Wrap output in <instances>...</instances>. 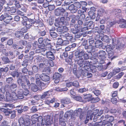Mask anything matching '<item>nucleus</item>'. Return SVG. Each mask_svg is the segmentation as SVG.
Instances as JSON below:
<instances>
[{
    "instance_id": "obj_20",
    "label": "nucleus",
    "mask_w": 126,
    "mask_h": 126,
    "mask_svg": "<svg viewBox=\"0 0 126 126\" xmlns=\"http://www.w3.org/2000/svg\"><path fill=\"white\" fill-rule=\"evenodd\" d=\"M79 16H75L74 15H71L70 16V19H71V22L73 23H74L75 22L76 20L77 19L79 18Z\"/></svg>"
},
{
    "instance_id": "obj_45",
    "label": "nucleus",
    "mask_w": 126,
    "mask_h": 126,
    "mask_svg": "<svg viewBox=\"0 0 126 126\" xmlns=\"http://www.w3.org/2000/svg\"><path fill=\"white\" fill-rule=\"evenodd\" d=\"M10 114H11V119L14 118L16 116V112L15 110L12 111L11 112Z\"/></svg>"
},
{
    "instance_id": "obj_32",
    "label": "nucleus",
    "mask_w": 126,
    "mask_h": 126,
    "mask_svg": "<svg viewBox=\"0 0 126 126\" xmlns=\"http://www.w3.org/2000/svg\"><path fill=\"white\" fill-rule=\"evenodd\" d=\"M2 82H0V101H1L2 99H4V95L1 94V88L2 87Z\"/></svg>"
},
{
    "instance_id": "obj_51",
    "label": "nucleus",
    "mask_w": 126,
    "mask_h": 126,
    "mask_svg": "<svg viewBox=\"0 0 126 126\" xmlns=\"http://www.w3.org/2000/svg\"><path fill=\"white\" fill-rule=\"evenodd\" d=\"M4 107L7 108V109H9L13 108L14 105L12 104H6L4 105Z\"/></svg>"
},
{
    "instance_id": "obj_43",
    "label": "nucleus",
    "mask_w": 126,
    "mask_h": 126,
    "mask_svg": "<svg viewBox=\"0 0 126 126\" xmlns=\"http://www.w3.org/2000/svg\"><path fill=\"white\" fill-rule=\"evenodd\" d=\"M78 116L82 112V109L80 108L74 111Z\"/></svg>"
},
{
    "instance_id": "obj_9",
    "label": "nucleus",
    "mask_w": 126,
    "mask_h": 126,
    "mask_svg": "<svg viewBox=\"0 0 126 126\" xmlns=\"http://www.w3.org/2000/svg\"><path fill=\"white\" fill-rule=\"evenodd\" d=\"M42 46H43L42 47H41L39 50H36V52L41 53L42 55H47L48 51L45 49L44 48V45H42Z\"/></svg>"
},
{
    "instance_id": "obj_24",
    "label": "nucleus",
    "mask_w": 126,
    "mask_h": 126,
    "mask_svg": "<svg viewBox=\"0 0 126 126\" xmlns=\"http://www.w3.org/2000/svg\"><path fill=\"white\" fill-rule=\"evenodd\" d=\"M61 102L62 103L65 104H67L70 102V99L68 98H66L62 99L61 100Z\"/></svg>"
},
{
    "instance_id": "obj_58",
    "label": "nucleus",
    "mask_w": 126,
    "mask_h": 126,
    "mask_svg": "<svg viewBox=\"0 0 126 126\" xmlns=\"http://www.w3.org/2000/svg\"><path fill=\"white\" fill-rule=\"evenodd\" d=\"M121 11V10L118 9H116L113 10V13L116 15L119 13H120Z\"/></svg>"
},
{
    "instance_id": "obj_6",
    "label": "nucleus",
    "mask_w": 126,
    "mask_h": 126,
    "mask_svg": "<svg viewBox=\"0 0 126 126\" xmlns=\"http://www.w3.org/2000/svg\"><path fill=\"white\" fill-rule=\"evenodd\" d=\"M12 18L11 16L8 14L6 15H2L0 17V21L3 20V21L6 23H8L10 21Z\"/></svg>"
},
{
    "instance_id": "obj_27",
    "label": "nucleus",
    "mask_w": 126,
    "mask_h": 126,
    "mask_svg": "<svg viewBox=\"0 0 126 126\" xmlns=\"http://www.w3.org/2000/svg\"><path fill=\"white\" fill-rule=\"evenodd\" d=\"M61 75L58 73H56L53 75V79H60L61 77Z\"/></svg>"
},
{
    "instance_id": "obj_14",
    "label": "nucleus",
    "mask_w": 126,
    "mask_h": 126,
    "mask_svg": "<svg viewBox=\"0 0 126 126\" xmlns=\"http://www.w3.org/2000/svg\"><path fill=\"white\" fill-rule=\"evenodd\" d=\"M51 93V92L50 91L45 92L41 96V98L44 99H46L49 97Z\"/></svg>"
},
{
    "instance_id": "obj_38",
    "label": "nucleus",
    "mask_w": 126,
    "mask_h": 126,
    "mask_svg": "<svg viewBox=\"0 0 126 126\" xmlns=\"http://www.w3.org/2000/svg\"><path fill=\"white\" fill-rule=\"evenodd\" d=\"M55 90L56 91L60 92L61 91H66L68 90V89L66 88H62L61 89L60 88H56Z\"/></svg>"
},
{
    "instance_id": "obj_60",
    "label": "nucleus",
    "mask_w": 126,
    "mask_h": 126,
    "mask_svg": "<svg viewBox=\"0 0 126 126\" xmlns=\"http://www.w3.org/2000/svg\"><path fill=\"white\" fill-rule=\"evenodd\" d=\"M86 115V113L84 112H82L80 114L79 118L81 119L85 118Z\"/></svg>"
},
{
    "instance_id": "obj_7",
    "label": "nucleus",
    "mask_w": 126,
    "mask_h": 126,
    "mask_svg": "<svg viewBox=\"0 0 126 126\" xmlns=\"http://www.w3.org/2000/svg\"><path fill=\"white\" fill-rule=\"evenodd\" d=\"M61 35V38L63 39H66L71 41L73 38L72 35L66 32L63 33Z\"/></svg>"
},
{
    "instance_id": "obj_56",
    "label": "nucleus",
    "mask_w": 126,
    "mask_h": 126,
    "mask_svg": "<svg viewBox=\"0 0 126 126\" xmlns=\"http://www.w3.org/2000/svg\"><path fill=\"white\" fill-rule=\"evenodd\" d=\"M94 94L96 96L100 95L101 93V91L98 90H95L93 92Z\"/></svg>"
},
{
    "instance_id": "obj_55",
    "label": "nucleus",
    "mask_w": 126,
    "mask_h": 126,
    "mask_svg": "<svg viewBox=\"0 0 126 126\" xmlns=\"http://www.w3.org/2000/svg\"><path fill=\"white\" fill-rule=\"evenodd\" d=\"M27 22L29 24L32 25V24H34L35 23V22L33 19L29 18H28Z\"/></svg>"
},
{
    "instance_id": "obj_21",
    "label": "nucleus",
    "mask_w": 126,
    "mask_h": 126,
    "mask_svg": "<svg viewBox=\"0 0 126 126\" xmlns=\"http://www.w3.org/2000/svg\"><path fill=\"white\" fill-rule=\"evenodd\" d=\"M126 47V44H123L120 42H118L116 46V48L119 49L124 48Z\"/></svg>"
},
{
    "instance_id": "obj_39",
    "label": "nucleus",
    "mask_w": 126,
    "mask_h": 126,
    "mask_svg": "<svg viewBox=\"0 0 126 126\" xmlns=\"http://www.w3.org/2000/svg\"><path fill=\"white\" fill-rule=\"evenodd\" d=\"M12 76L13 77H18L19 75V73L16 71H13L12 73Z\"/></svg>"
},
{
    "instance_id": "obj_8",
    "label": "nucleus",
    "mask_w": 126,
    "mask_h": 126,
    "mask_svg": "<svg viewBox=\"0 0 126 126\" xmlns=\"http://www.w3.org/2000/svg\"><path fill=\"white\" fill-rule=\"evenodd\" d=\"M41 79L44 82H47V83H45L47 85L49 83V77L47 75L44 74L41 75Z\"/></svg>"
},
{
    "instance_id": "obj_53",
    "label": "nucleus",
    "mask_w": 126,
    "mask_h": 126,
    "mask_svg": "<svg viewBox=\"0 0 126 126\" xmlns=\"http://www.w3.org/2000/svg\"><path fill=\"white\" fill-rule=\"evenodd\" d=\"M32 69L33 72L34 73L37 72L38 71V67L35 65H34L32 66Z\"/></svg>"
},
{
    "instance_id": "obj_48",
    "label": "nucleus",
    "mask_w": 126,
    "mask_h": 126,
    "mask_svg": "<svg viewBox=\"0 0 126 126\" xmlns=\"http://www.w3.org/2000/svg\"><path fill=\"white\" fill-rule=\"evenodd\" d=\"M93 22L92 21H90L88 22H87L86 23V24L87 25V27L88 29L91 28V27L93 25Z\"/></svg>"
},
{
    "instance_id": "obj_10",
    "label": "nucleus",
    "mask_w": 126,
    "mask_h": 126,
    "mask_svg": "<svg viewBox=\"0 0 126 126\" xmlns=\"http://www.w3.org/2000/svg\"><path fill=\"white\" fill-rule=\"evenodd\" d=\"M65 11V9L62 8H60L56 9L55 11V13L56 16H62L63 15V13Z\"/></svg>"
},
{
    "instance_id": "obj_33",
    "label": "nucleus",
    "mask_w": 126,
    "mask_h": 126,
    "mask_svg": "<svg viewBox=\"0 0 126 126\" xmlns=\"http://www.w3.org/2000/svg\"><path fill=\"white\" fill-rule=\"evenodd\" d=\"M74 27L77 30L78 32H82V27L81 26H78V25L77 24H76L74 25Z\"/></svg>"
},
{
    "instance_id": "obj_3",
    "label": "nucleus",
    "mask_w": 126,
    "mask_h": 126,
    "mask_svg": "<svg viewBox=\"0 0 126 126\" xmlns=\"http://www.w3.org/2000/svg\"><path fill=\"white\" fill-rule=\"evenodd\" d=\"M6 97L8 101L15 100L18 99L17 95L15 92L11 93L9 92H6Z\"/></svg>"
},
{
    "instance_id": "obj_16",
    "label": "nucleus",
    "mask_w": 126,
    "mask_h": 126,
    "mask_svg": "<svg viewBox=\"0 0 126 126\" xmlns=\"http://www.w3.org/2000/svg\"><path fill=\"white\" fill-rule=\"evenodd\" d=\"M106 54V53L105 51L103 50H100L99 51L98 55L102 60H103L105 58Z\"/></svg>"
},
{
    "instance_id": "obj_37",
    "label": "nucleus",
    "mask_w": 126,
    "mask_h": 126,
    "mask_svg": "<svg viewBox=\"0 0 126 126\" xmlns=\"http://www.w3.org/2000/svg\"><path fill=\"white\" fill-rule=\"evenodd\" d=\"M122 110V109L121 108L119 109V110H116L115 109H113L111 110V112L113 113H116L117 112L119 114H120L121 113Z\"/></svg>"
},
{
    "instance_id": "obj_25",
    "label": "nucleus",
    "mask_w": 126,
    "mask_h": 126,
    "mask_svg": "<svg viewBox=\"0 0 126 126\" xmlns=\"http://www.w3.org/2000/svg\"><path fill=\"white\" fill-rule=\"evenodd\" d=\"M63 24V22H61L59 19H56L55 20V26L58 27L59 25Z\"/></svg>"
},
{
    "instance_id": "obj_57",
    "label": "nucleus",
    "mask_w": 126,
    "mask_h": 126,
    "mask_svg": "<svg viewBox=\"0 0 126 126\" xmlns=\"http://www.w3.org/2000/svg\"><path fill=\"white\" fill-rule=\"evenodd\" d=\"M94 14V12L93 11H90L88 13L89 16L92 18H94V17H93Z\"/></svg>"
},
{
    "instance_id": "obj_13",
    "label": "nucleus",
    "mask_w": 126,
    "mask_h": 126,
    "mask_svg": "<svg viewBox=\"0 0 126 126\" xmlns=\"http://www.w3.org/2000/svg\"><path fill=\"white\" fill-rule=\"evenodd\" d=\"M69 10L72 13H75L77 11V9L76 8L74 4H72L69 6H68L66 7L65 9Z\"/></svg>"
},
{
    "instance_id": "obj_26",
    "label": "nucleus",
    "mask_w": 126,
    "mask_h": 126,
    "mask_svg": "<svg viewBox=\"0 0 126 126\" xmlns=\"http://www.w3.org/2000/svg\"><path fill=\"white\" fill-rule=\"evenodd\" d=\"M22 23L25 26L28 28L29 29L32 27V25L29 24L27 21H22Z\"/></svg>"
},
{
    "instance_id": "obj_35",
    "label": "nucleus",
    "mask_w": 126,
    "mask_h": 126,
    "mask_svg": "<svg viewBox=\"0 0 126 126\" xmlns=\"http://www.w3.org/2000/svg\"><path fill=\"white\" fill-rule=\"evenodd\" d=\"M33 48L34 49H35L37 47H38L39 49L41 47V45H39L38 44V42H34L33 44Z\"/></svg>"
},
{
    "instance_id": "obj_62",
    "label": "nucleus",
    "mask_w": 126,
    "mask_h": 126,
    "mask_svg": "<svg viewBox=\"0 0 126 126\" xmlns=\"http://www.w3.org/2000/svg\"><path fill=\"white\" fill-rule=\"evenodd\" d=\"M48 7L49 10L52 11L54 9L55 6L54 5H49Z\"/></svg>"
},
{
    "instance_id": "obj_64",
    "label": "nucleus",
    "mask_w": 126,
    "mask_h": 126,
    "mask_svg": "<svg viewBox=\"0 0 126 126\" xmlns=\"http://www.w3.org/2000/svg\"><path fill=\"white\" fill-rule=\"evenodd\" d=\"M41 75H40L38 74H36L35 77L36 81L40 80V79H41Z\"/></svg>"
},
{
    "instance_id": "obj_28",
    "label": "nucleus",
    "mask_w": 126,
    "mask_h": 126,
    "mask_svg": "<svg viewBox=\"0 0 126 126\" xmlns=\"http://www.w3.org/2000/svg\"><path fill=\"white\" fill-rule=\"evenodd\" d=\"M23 35V32L21 31L17 32L15 33V36L18 38L22 36Z\"/></svg>"
},
{
    "instance_id": "obj_12",
    "label": "nucleus",
    "mask_w": 126,
    "mask_h": 126,
    "mask_svg": "<svg viewBox=\"0 0 126 126\" xmlns=\"http://www.w3.org/2000/svg\"><path fill=\"white\" fill-rule=\"evenodd\" d=\"M85 49L86 50L88 53H91L92 51H94V47L92 45H89V46H86L84 47Z\"/></svg>"
},
{
    "instance_id": "obj_19",
    "label": "nucleus",
    "mask_w": 126,
    "mask_h": 126,
    "mask_svg": "<svg viewBox=\"0 0 126 126\" xmlns=\"http://www.w3.org/2000/svg\"><path fill=\"white\" fill-rule=\"evenodd\" d=\"M71 32L73 34H77V35H75V37L76 38H79L80 37L81 35L80 33L78 32V31L77 30V28H72L71 29Z\"/></svg>"
},
{
    "instance_id": "obj_22",
    "label": "nucleus",
    "mask_w": 126,
    "mask_h": 126,
    "mask_svg": "<svg viewBox=\"0 0 126 126\" xmlns=\"http://www.w3.org/2000/svg\"><path fill=\"white\" fill-rule=\"evenodd\" d=\"M95 47H96L99 48L101 47L102 46V43L101 41H96L95 43Z\"/></svg>"
},
{
    "instance_id": "obj_30",
    "label": "nucleus",
    "mask_w": 126,
    "mask_h": 126,
    "mask_svg": "<svg viewBox=\"0 0 126 126\" xmlns=\"http://www.w3.org/2000/svg\"><path fill=\"white\" fill-rule=\"evenodd\" d=\"M105 121L103 120V121H101L99 122H96L95 123L96 126H105Z\"/></svg>"
},
{
    "instance_id": "obj_40",
    "label": "nucleus",
    "mask_w": 126,
    "mask_h": 126,
    "mask_svg": "<svg viewBox=\"0 0 126 126\" xmlns=\"http://www.w3.org/2000/svg\"><path fill=\"white\" fill-rule=\"evenodd\" d=\"M109 58H111V60H112L116 57H115L113 56L112 57L113 55V52L112 51L109 52L108 53Z\"/></svg>"
},
{
    "instance_id": "obj_4",
    "label": "nucleus",
    "mask_w": 126,
    "mask_h": 126,
    "mask_svg": "<svg viewBox=\"0 0 126 126\" xmlns=\"http://www.w3.org/2000/svg\"><path fill=\"white\" fill-rule=\"evenodd\" d=\"M92 111L91 110H88L87 113L86 120L85 121V124L87 123L88 122L89 118L91 120L92 119L93 115H96L99 112V110L97 109H96L94 110L93 111V112L90 115V113Z\"/></svg>"
},
{
    "instance_id": "obj_17",
    "label": "nucleus",
    "mask_w": 126,
    "mask_h": 126,
    "mask_svg": "<svg viewBox=\"0 0 126 126\" xmlns=\"http://www.w3.org/2000/svg\"><path fill=\"white\" fill-rule=\"evenodd\" d=\"M47 57L51 60L55 59V57L53 53L51 51H48L47 54Z\"/></svg>"
},
{
    "instance_id": "obj_18",
    "label": "nucleus",
    "mask_w": 126,
    "mask_h": 126,
    "mask_svg": "<svg viewBox=\"0 0 126 126\" xmlns=\"http://www.w3.org/2000/svg\"><path fill=\"white\" fill-rule=\"evenodd\" d=\"M60 115L59 119V125L61 126H66V123H65V119Z\"/></svg>"
},
{
    "instance_id": "obj_42",
    "label": "nucleus",
    "mask_w": 126,
    "mask_h": 126,
    "mask_svg": "<svg viewBox=\"0 0 126 126\" xmlns=\"http://www.w3.org/2000/svg\"><path fill=\"white\" fill-rule=\"evenodd\" d=\"M103 39L105 42L107 43H110V40L109 38V37L107 35H105L104 36Z\"/></svg>"
},
{
    "instance_id": "obj_29",
    "label": "nucleus",
    "mask_w": 126,
    "mask_h": 126,
    "mask_svg": "<svg viewBox=\"0 0 126 126\" xmlns=\"http://www.w3.org/2000/svg\"><path fill=\"white\" fill-rule=\"evenodd\" d=\"M106 51L108 53L112 51L113 49V47L110 45H108L106 46Z\"/></svg>"
},
{
    "instance_id": "obj_44",
    "label": "nucleus",
    "mask_w": 126,
    "mask_h": 126,
    "mask_svg": "<svg viewBox=\"0 0 126 126\" xmlns=\"http://www.w3.org/2000/svg\"><path fill=\"white\" fill-rule=\"evenodd\" d=\"M57 32L59 33L62 32L63 31V26H61V27H59L57 29Z\"/></svg>"
},
{
    "instance_id": "obj_5",
    "label": "nucleus",
    "mask_w": 126,
    "mask_h": 126,
    "mask_svg": "<svg viewBox=\"0 0 126 126\" xmlns=\"http://www.w3.org/2000/svg\"><path fill=\"white\" fill-rule=\"evenodd\" d=\"M17 85L16 84L13 83L9 86H5V90L6 92H9L10 93L15 92L16 90Z\"/></svg>"
},
{
    "instance_id": "obj_54",
    "label": "nucleus",
    "mask_w": 126,
    "mask_h": 126,
    "mask_svg": "<svg viewBox=\"0 0 126 126\" xmlns=\"http://www.w3.org/2000/svg\"><path fill=\"white\" fill-rule=\"evenodd\" d=\"M27 43V41L25 40H21L19 41V44L20 45L26 46Z\"/></svg>"
},
{
    "instance_id": "obj_36",
    "label": "nucleus",
    "mask_w": 126,
    "mask_h": 126,
    "mask_svg": "<svg viewBox=\"0 0 126 126\" xmlns=\"http://www.w3.org/2000/svg\"><path fill=\"white\" fill-rule=\"evenodd\" d=\"M63 39L62 38H58L57 42V44L58 45H62Z\"/></svg>"
},
{
    "instance_id": "obj_61",
    "label": "nucleus",
    "mask_w": 126,
    "mask_h": 126,
    "mask_svg": "<svg viewBox=\"0 0 126 126\" xmlns=\"http://www.w3.org/2000/svg\"><path fill=\"white\" fill-rule=\"evenodd\" d=\"M72 83L73 85L76 87H78L79 86V83L77 81H74Z\"/></svg>"
},
{
    "instance_id": "obj_2",
    "label": "nucleus",
    "mask_w": 126,
    "mask_h": 126,
    "mask_svg": "<svg viewBox=\"0 0 126 126\" xmlns=\"http://www.w3.org/2000/svg\"><path fill=\"white\" fill-rule=\"evenodd\" d=\"M29 78L28 75H25L22 76L21 79L19 78L17 80L19 85L21 86L22 89H23V93L26 95H27L29 93V91L27 88V86L25 85V83H26L28 87H30V84L28 80Z\"/></svg>"
},
{
    "instance_id": "obj_52",
    "label": "nucleus",
    "mask_w": 126,
    "mask_h": 126,
    "mask_svg": "<svg viewBox=\"0 0 126 126\" xmlns=\"http://www.w3.org/2000/svg\"><path fill=\"white\" fill-rule=\"evenodd\" d=\"M50 36L53 38H55L57 36V34L53 31H50Z\"/></svg>"
},
{
    "instance_id": "obj_1",
    "label": "nucleus",
    "mask_w": 126,
    "mask_h": 126,
    "mask_svg": "<svg viewBox=\"0 0 126 126\" xmlns=\"http://www.w3.org/2000/svg\"><path fill=\"white\" fill-rule=\"evenodd\" d=\"M74 60L76 62L80 67L82 68L80 69L79 72L80 75H82L84 76H87V78H90L92 76V74L88 72V70L90 68V64L89 62L86 61H84L83 58L85 60L88 59V56L86 52L82 50L79 52H76L75 54Z\"/></svg>"
},
{
    "instance_id": "obj_46",
    "label": "nucleus",
    "mask_w": 126,
    "mask_h": 126,
    "mask_svg": "<svg viewBox=\"0 0 126 126\" xmlns=\"http://www.w3.org/2000/svg\"><path fill=\"white\" fill-rule=\"evenodd\" d=\"M36 59L39 61L41 62L44 61L45 60V59L44 58L40 56H38L37 57Z\"/></svg>"
},
{
    "instance_id": "obj_50",
    "label": "nucleus",
    "mask_w": 126,
    "mask_h": 126,
    "mask_svg": "<svg viewBox=\"0 0 126 126\" xmlns=\"http://www.w3.org/2000/svg\"><path fill=\"white\" fill-rule=\"evenodd\" d=\"M2 60L4 63H7L10 62V61L8 57L2 58Z\"/></svg>"
},
{
    "instance_id": "obj_47",
    "label": "nucleus",
    "mask_w": 126,
    "mask_h": 126,
    "mask_svg": "<svg viewBox=\"0 0 126 126\" xmlns=\"http://www.w3.org/2000/svg\"><path fill=\"white\" fill-rule=\"evenodd\" d=\"M74 4L76 8H80L81 6L80 2H76L74 3Z\"/></svg>"
},
{
    "instance_id": "obj_31",
    "label": "nucleus",
    "mask_w": 126,
    "mask_h": 126,
    "mask_svg": "<svg viewBox=\"0 0 126 126\" xmlns=\"http://www.w3.org/2000/svg\"><path fill=\"white\" fill-rule=\"evenodd\" d=\"M104 12V10L103 9H99L98 11L97 15L98 16H102Z\"/></svg>"
},
{
    "instance_id": "obj_23",
    "label": "nucleus",
    "mask_w": 126,
    "mask_h": 126,
    "mask_svg": "<svg viewBox=\"0 0 126 126\" xmlns=\"http://www.w3.org/2000/svg\"><path fill=\"white\" fill-rule=\"evenodd\" d=\"M35 82L36 84L38 86L42 87L46 86L44 83L42 82L40 80L35 81Z\"/></svg>"
},
{
    "instance_id": "obj_34",
    "label": "nucleus",
    "mask_w": 126,
    "mask_h": 126,
    "mask_svg": "<svg viewBox=\"0 0 126 126\" xmlns=\"http://www.w3.org/2000/svg\"><path fill=\"white\" fill-rule=\"evenodd\" d=\"M10 2L9 3V4L11 5L13 4V3L16 5L19 3V2L17 0H10Z\"/></svg>"
},
{
    "instance_id": "obj_41",
    "label": "nucleus",
    "mask_w": 126,
    "mask_h": 126,
    "mask_svg": "<svg viewBox=\"0 0 126 126\" xmlns=\"http://www.w3.org/2000/svg\"><path fill=\"white\" fill-rule=\"evenodd\" d=\"M11 10V8L7 6L6 7H5L4 9V11L5 12V13L7 14H8V13H10V11Z\"/></svg>"
},
{
    "instance_id": "obj_63",
    "label": "nucleus",
    "mask_w": 126,
    "mask_h": 126,
    "mask_svg": "<svg viewBox=\"0 0 126 126\" xmlns=\"http://www.w3.org/2000/svg\"><path fill=\"white\" fill-rule=\"evenodd\" d=\"M28 59H25L22 63V65L24 66H27L28 65Z\"/></svg>"
},
{
    "instance_id": "obj_11",
    "label": "nucleus",
    "mask_w": 126,
    "mask_h": 126,
    "mask_svg": "<svg viewBox=\"0 0 126 126\" xmlns=\"http://www.w3.org/2000/svg\"><path fill=\"white\" fill-rule=\"evenodd\" d=\"M39 117H36V116L34 115L32 117V124L31 125L30 123V125L29 126H36V125H35L36 123L38 121V123H39Z\"/></svg>"
},
{
    "instance_id": "obj_59",
    "label": "nucleus",
    "mask_w": 126,
    "mask_h": 126,
    "mask_svg": "<svg viewBox=\"0 0 126 126\" xmlns=\"http://www.w3.org/2000/svg\"><path fill=\"white\" fill-rule=\"evenodd\" d=\"M110 116H109L108 115H105V116L103 115L101 117V119H103L104 118L105 119L104 120H104L105 121H106V120L108 119L109 118Z\"/></svg>"
},
{
    "instance_id": "obj_49",
    "label": "nucleus",
    "mask_w": 126,
    "mask_h": 126,
    "mask_svg": "<svg viewBox=\"0 0 126 126\" xmlns=\"http://www.w3.org/2000/svg\"><path fill=\"white\" fill-rule=\"evenodd\" d=\"M83 95L84 98L85 99H90L92 97V95L90 94H84Z\"/></svg>"
},
{
    "instance_id": "obj_15",
    "label": "nucleus",
    "mask_w": 126,
    "mask_h": 126,
    "mask_svg": "<svg viewBox=\"0 0 126 126\" xmlns=\"http://www.w3.org/2000/svg\"><path fill=\"white\" fill-rule=\"evenodd\" d=\"M23 89H20L18 91L17 97H18V99H21L23 98L24 96L23 95V94L25 95L23 93Z\"/></svg>"
}]
</instances>
